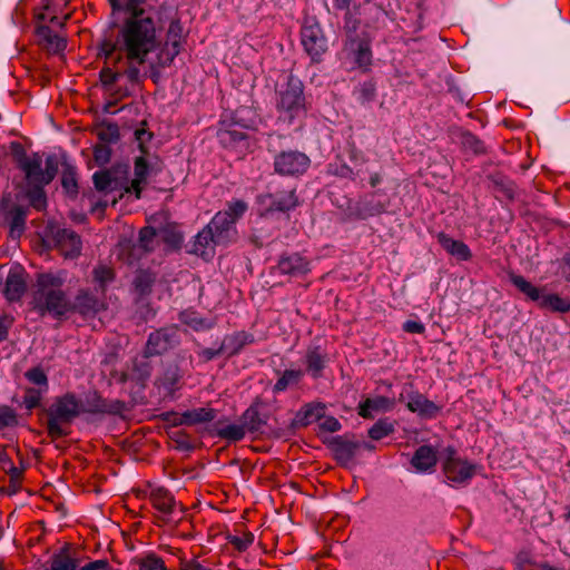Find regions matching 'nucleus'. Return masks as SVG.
I'll return each instance as SVG.
<instances>
[{"mask_svg": "<svg viewBox=\"0 0 570 570\" xmlns=\"http://www.w3.org/2000/svg\"><path fill=\"white\" fill-rule=\"evenodd\" d=\"M277 268L282 274L298 276L309 271V263L303 256L293 254L282 257Z\"/></svg>", "mask_w": 570, "mask_h": 570, "instance_id": "17", "label": "nucleus"}, {"mask_svg": "<svg viewBox=\"0 0 570 570\" xmlns=\"http://www.w3.org/2000/svg\"><path fill=\"white\" fill-rule=\"evenodd\" d=\"M462 142L464 146L470 147L474 153L480 151V142L473 135L464 134Z\"/></svg>", "mask_w": 570, "mask_h": 570, "instance_id": "51", "label": "nucleus"}, {"mask_svg": "<svg viewBox=\"0 0 570 570\" xmlns=\"http://www.w3.org/2000/svg\"><path fill=\"white\" fill-rule=\"evenodd\" d=\"M311 165L307 155L297 150L278 154L274 159L275 171L283 176H298L304 174Z\"/></svg>", "mask_w": 570, "mask_h": 570, "instance_id": "10", "label": "nucleus"}, {"mask_svg": "<svg viewBox=\"0 0 570 570\" xmlns=\"http://www.w3.org/2000/svg\"><path fill=\"white\" fill-rule=\"evenodd\" d=\"M228 214H216L212 222L199 232L193 245L196 255L209 259L215 254L217 245H227L236 237V230L228 226Z\"/></svg>", "mask_w": 570, "mask_h": 570, "instance_id": "4", "label": "nucleus"}, {"mask_svg": "<svg viewBox=\"0 0 570 570\" xmlns=\"http://www.w3.org/2000/svg\"><path fill=\"white\" fill-rule=\"evenodd\" d=\"M105 566H106L105 561L97 560V561L89 562V563L80 567V570H97V569H99L101 567H105Z\"/></svg>", "mask_w": 570, "mask_h": 570, "instance_id": "55", "label": "nucleus"}, {"mask_svg": "<svg viewBox=\"0 0 570 570\" xmlns=\"http://www.w3.org/2000/svg\"><path fill=\"white\" fill-rule=\"evenodd\" d=\"M438 459H440V456H438L432 446L422 445L413 454L411 464L416 472L429 473L434 470Z\"/></svg>", "mask_w": 570, "mask_h": 570, "instance_id": "15", "label": "nucleus"}, {"mask_svg": "<svg viewBox=\"0 0 570 570\" xmlns=\"http://www.w3.org/2000/svg\"><path fill=\"white\" fill-rule=\"evenodd\" d=\"M139 570H166L164 561L155 556L148 554L138 561Z\"/></svg>", "mask_w": 570, "mask_h": 570, "instance_id": "40", "label": "nucleus"}, {"mask_svg": "<svg viewBox=\"0 0 570 570\" xmlns=\"http://www.w3.org/2000/svg\"><path fill=\"white\" fill-rule=\"evenodd\" d=\"M242 423L249 432H256L261 430V426L263 425L264 421L259 416V413L257 409L249 407L247 409L243 416H242Z\"/></svg>", "mask_w": 570, "mask_h": 570, "instance_id": "35", "label": "nucleus"}, {"mask_svg": "<svg viewBox=\"0 0 570 570\" xmlns=\"http://www.w3.org/2000/svg\"><path fill=\"white\" fill-rule=\"evenodd\" d=\"M148 175V165L142 157H139L135 161V177L131 180L130 186L127 188V193H134L136 198L140 197L142 185L146 183Z\"/></svg>", "mask_w": 570, "mask_h": 570, "instance_id": "27", "label": "nucleus"}, {"mask_svg": "<svg viewBox=\"0 0 570 570\" xmlns=\"http://www.w3.org/2000/svg\"><path fill=\"white\" fill-rule=\"evenodd\" d=\"M69 0H48L45 9L46 12L40 14L41 19L50 18V21L55 24H61L57 16H50L51 11H56V9L67 6Z\"/></svg>", "mask_w": 570, "mask_h": 570, "instance_id": "43", "label": "nucleus"}, {"mask_svg": "<svg viewBox=\"0 0 570 570\" xmlns=\"http://www.w3.org/2000/svg\"><path fill=\"white\" fill-rule=\"evenodd\" d=\"M440 460L443 473L452 485H463L476 473L478 466L460 458L452 448L444 449L440 453Z\"/></svg>", "mask_w": 570, "mask_h": 570, "instance_id": "7", "label": "nucleus"}, {"mask_svg": "<svg viewBox=\"0 0 570 570\" xmlns=\"http://www.w3.org/2000/svg\"><path fill=\"white\" fill-rule=\"evenodd\" d=\"M439 242L449 254L455 256L458 259L466 261L471 256L470 250L464 243L455 240L445 234L439 235Z\"/></svg>", "mask_w": 570, "mask_h": 570, "instance_id": "25", "label": "nucleus"}, {"mask_svg": "<svg viewBox=\"0 0 570 570\" xmlns=\"http://www.w3.org/2000/svg\"><path fill=\"white\" fill-rule=\"evenodd\" d=\"M82 412L81 402L72 394L57 399L49 409L48 431L52 436L66 433L63 425L71 422Z\"/></svg>", "mask_w": 570, "mask_h": 570, "instance_id": "6", "label": "nucleus"}, {"mask_svg": "<svg viewBox=\"0 0 570 570\" xmlns=\"http://www.w3.org/2000/svg\"><path fill=\"white\" fill-rule=\"evenodd\" d=\"M94 276L100 285H105L112 278V271L109 267L99 266L95 268Z\"/></svg>", "mask_w": 570, "mask_h": 570, "instance_id": "48", "label": "nucleus"}, {"mask_svg": "<svg viewBox=\"0 0 570 570\" xmlns=\"http://www.w3.org/2000/svg\"><path fill=\"white\" fill-rule=\"evenodd\" d=\"M12 464H13V462L11 461L8 452L4 450H1L0 451V468L3 471H7L9 469V466Z\"/></svg>", "mask_w": 570, "mask_h": 570, "instance_id": "53", "label": "nucleus"}, {"mask_svg": "<svg viewBox=\"0 0 570 570\" xmlns=\"http://www.w3.org/2000/svg\"><path fill=\"white\" fill-rule=\"evenodd\" d=\"M265 200L269 202V210L285 212L296 206V197L294 193L282 194L276 197L266 196Z\"/></svg>", "mask_w": 570, "mask_h": 570, "instance_id": "32", "label": "nucleus"}, {"mask_svg": "<svg viewBox=\"0 0 570 570\" xmlns=\"http://www.w3.org/2000/svg\"><path fill=\"white\" fill-rule=\"evenodd\" d=\"M400 401L406 402V407L424 417H432L438 413V406L417 392L410 393L406 397L404 393L400 395Z\"/></svg>", "mask_w": 570, "mask_h": 570, "instance_id": "14", "label": "nucleus"}, {"mask_svg": "<svg viewBox=\"0 0 570 570\" xmlns=\"http://www.w3.org/2000/svg\"><path fill=\"white\" fill-rule=\"evenodd\" d=\"M79 564L71 557L69 548L65 547L50 559V566L47 570H77Z\"/></svg>", "mask_w": 570, "mask_h": 570, "instance_id": "26", "label": "nucleus"}, {"mask_svg": "<svg viewBox=\"0 0 570 570\" xmlns=\"http://www.w3.org/2000/svg\"><path fill=\"white\" fill-rule=\"evenodd\" d=\"M47 392V390L32 387L26 391L23 397V404L28 410L37 407L40 404L42 395Z\"/></svg>", "mask_w": 570, "mask_h": 570, "instance_id": "41", "label": "nucleus"}, {"mask_svg": "<svg viewBox=\"0 0 570 570\" xmlns=\"http://www.w3.org/2000/svg\"><path fill=\"white\" fill-rule=\"evenodd\" d=\"M351 0H335V7L338 9H347Z\"/></svg>", "mask_w": 570, "mask_h": 570, "instance_id": "58", "label": "nucleus"}, {"mask_svg": "<svg viewBox=\"0 0 570 570\" xmlns=\"http://www.w3.org/2000/svg\"><path fill=\"white\" fill-rule=\"evenodd\" d=\"M1 209L10 219L11 237L19 238L24 229L26 210L12 200L10 194L2 197Z\"/></svg>", "mask_w": 570, "mask_h": 570, "instance_id": "13", "label": "nucleus"}, {"mask_svg": "<svg viewBox=\"0 0 570 570\" xmlns=\"http://www.w3.org/2000/svg\"><path fill=\"white\" fill-rule=\"evenodd\" d=\"M382 178L379 174H373L370 178V184L372 187L377 186L381 183Z\"/></svg>", "mask_w": 570, "mask_h": 570, "instance_id": "57", "label": "nucleus"}, {"mask_svg": "<svg viewBox=\"0 0 570 570\" xmlns=\"http://www.w3.org/2000/svg\"><path fill=\"white\" fill-rule=\"evenodd\" d=\"M181 242V236L179 234H173L170 238V244L173 246H178Z\"/></svg>", "mask_w": 570, "mask_h": 570, "instance_id": "59", "label": "nucleus"}, {"mask_svg": "<svg viewBox=\"0 0 570 570\" xmlns=\"http://www.w3.org/2000/svg\"><path fill=\"white\" fill-rule=\"evenodd\" d=\"M253 540H254L253 534H247V535H245L243 539H239V538H238V539H236V540L234 541V543L237 546V548H238L239 550H244V549H246L249 544H252Z\"/></svg>", "mask_w": 570, "mask_h": 570, "instance_id": "54", "label": "nucleus"}, {"mask_svg": "<svg viewBox=\"0 0 570 570\" xmlns=\"http://www.w3.org/2000/svg\"><path fill=\"white\" fill-rule=\"evenodd\" d=\"M62 187L67 193L73 194L77 189L76 174L72 168H67L62 173Z\"/></svg>", "mask_w": 570, "mask_h": 570, "instance_id": "46", "label": "nucleus"}, {"mask_svg": "<svg viewBox=\"0 0 570 570\" xmlns=\"http://www.w3.org/2000/svg\"><path fill=\"white\" fill-rule=\"evenodd\" d=\"M562 273L564 277L570 282V259L564 262Z\"/></svg>", "mask_w": 570, "mask_h": 570, "instance_id": "56", "label": "nucleus"}, {"mask_svg": "<svg viewBox=\"0 0 570 570\" xmlns=\"http://www.w3.org/2000/svg\"><path fill=\"white\" fill-rule=\"evenodd\" d=\"M170 335L167 331H157L149 335L147 351L149 354H160L170 346Z\"/></svg>", "mask_w": 570, "mask_h": 570, "instance_id": "28", "label": "nucleus"}, {"mask_svg": "<svg viewBox=\"0 0 570 570\" xmlns=\"http://www.w3.org/2000/svg\"><path fill=\"white\" fill-rule=\"evenodd\" d=\"M277 108L281 118L291 122L305 110V98L302 81L293 76L287 77L285 85L278 90Z\"/></svg>", "mask_w": 570, "mask_h": 570, "instance_id": "5", "label": "nucleus"}, {"mask_svg": "<svg viewBox=\"0 0 570 570\" xmlns=\"http://www.w3.org/2000/svg\"><path fill=\"white\" fill-rule=\"evenodd\" d=\"M4 472L10 475L11 482H18L22 474V470L17 468L14 464L10 465L9 469Z\"/></svg>", "mask_w": 570, "mask_h": 570, "instance_id": "52", "label": "nucleus"}, {"mask_svg": "<svg viewBox=\"0 0 570 570\" xmlns=\"http://www.w3.org/2000/svg\"><path fill=\"white\" fill-rule=\"evenodd\" d=\"M7 327L2 321H0V342L7 337Z\"/></svg>", "mask_w": 570, "mask_h": 570, "instance_id": "60", "label": "nucleus"}, {"mask_svg": "<svg viewBox=\"0 0 570 570\" xmlns=\"http://www.w3.org/2000/svg\"><path fill=\"white\" fill-rule=\"evenodd\" d=\"M26 289L23 272L20 267L12 268L6 281L4 294L9 301L19 299Z\"/></svg>", "mask_w": 570, "mask_h": 570, "instance_id": "18", "label": "nucleus"}, {"mask_svg": "<svg viewBox=\"0 0 570 570\" xmlns=\"http://www.w3.org/2000/svg\"><path fill=\"white\" fill-rule=\"evenodd\" d=\"M17 424V414L9 406H0V429L11 428Z\"/></svg>", "mask_w": 570, "mask_h": 570, "instance_id": "44", "label": "nucleus"}, {"mask_svg": "<svg viewBox=\"0 0 570 570\" xmlns=\"http://www.w3.org/2000/svg\"><path fill=\"white\" fill-rule=\"evenodd\" d=\"M510 282L529 299L537 303L538 298H540V294L543 288H539L534 286L532 283L527 281L523 276L517 274H510Z\"/></svg>", "mask_w": 570, "mask_h": 570, "instance_id": "29", "label": "nucleus"}, {"mask_svg": "<svg viewBox=\"0 0 570 570\" xmlns=\"http://www.w3.org/2000/svg\"><path fill=\"white\" fill-rule=\"evenodd\" d=\"M393 431V423L387 420H380L368 430V435L373 440H381L391 434Z\"/></svg>", "mask_w": 570, "mask_h": 570, "instance_id": "37", "label": "nucleus"}, {"mask_svg": "<svg viewBox=\"0 0 570 570\" xmlns=\"http://www.w3.org/2000/svg\"><path fill=\"white\" fill-rule=\"evenodd\" d=\"M325 414V406L322 403H309L303 406L295 416V422L299 425H309L320 420Z\"/></svg>", "mask_w": 570, "mask_h": 570, "instance_id": "23", "label": "nucleus"}, {"mask_svg": "<svg viewBox=\"0 0 570 570\" xmlns=\"http://www.w3.org/2000/svg\"><path fill=\"white\" fill-rule=\"evenodd\" d=\"M219 137H220V140L224 144H232V142H238V141H242L246 138V135L234 128V129H228V130H222L219 132Z\"/></svg>", "mask_w": 570, "mask_h": 570, "instance_id": "45", "label": "nucleus"}, {"mask_svg": "<svg viewBox=\"0 0 570 570\" xmlns=\"http://www.w3.org/2000/svg\"><path fill=\"white\" fill-rule=\"evenodd\" d=\"M364 91H365V95L370 98V97L373 96L374 88L371 85H368V86L365 85L364 86Z\"/></svg>", "mask_w": 570, "mask_h": 570, "instance_id": "61", "label": "nucleus"}, {"mask_svg": "<svg viewBox=\"0 0 570 570\" xmlns=\"http://www.w3.org/2000/svg\"><path fill=\"white\" fill-rule=\"evenodd\" d=\"M215 417L213 410L199 407L186 411L175 416L174 423L178 425H194L198 423L209 422Z\"/></svg>", "mask_w": 570, "mask_h": 570, "instance_id": "21", "label": "nucleus"}, {"mask_svg": "<svg viewBox=\"0 0 570 570\" xmlns=\"http://www.w3.org/2000/svg\"><path fill=\"white\" fill-rule=\"evenodd\" d=\"M404 331L409 333L421 334L424 332V325L420 322L407 321L403 325Z\"/></svg>", "mask_w": 570, "mask_h": 570, "instance_id": "50", "label": "nucleus"}, {"mask_svg": "<svg viewBox=\"0 0 570 570\" xmlns=\"http://www.w3.org/2000/svg\"><path fill=\"white\" fill-rule=\"evenodd\" d=\"M510 282L529 299L537 303L538 298H540V294L543 288H539L534 286L532 283L527 281L523 276L517 274H510Z\"/></svg>", "mask_w": 570, "mask_h": 570, "instance_id": "30", "label": "nucleus"}, {"mask_svg": "<svg viewBox=\"0 0 570 570\" xmlns=\"http://www.w3.org/2000/svg\"><path fill=\"white\" fill-rule=\"evenodd\" d=\"M246 432L247 430L242 422L227 424L219 429V435L229 441L242 440L245 436Z\"/></svg>", "mask_w": 570, "mask_h": 570, "instance_id": "36", "label": "nucleus"}, {"mask_svg": "<svg viewBox=\"0 0 570 570\" xmlns=\"http://www.w3.org/2000/svg\"><path fill=\"white\" fill-rule=\"evenodd\" d=\"M20 169L26 175L28 187L24 197L29 199L30 204L38 210L46 207V196L42 190L43 186L48 185L56 176L57 164L53 158L49 157L46 160V166L42 168V158L38 154L30 156L20 155L18 157Z\"/></svg>", "mask_w": 570, "mask_h": 570, "instance_id": "3", "label": "nucleus"}, {"mask_svg": "<svg viewBox=\"0 0 570 570\" xmlns=\"http://www.w3.org/2000/svg\"><path fill=\"white\" fill-rule=\"evenodd\" d=\"M318 426L321 430H323L325 432H331V433L337 432L341 430V423L334 416L323 415V417L318 422Z\"/></svg>", "mask_w": 570, "mask_h": 570, "instance_id": "47", "label": "nucleus"}, {"mask_svg": "<svg viewBox=\"0 0 570 570\" xmlns=\"http://www.w3.org/2000/svg\"><path fill=\"white\" fill-rule=\"evenodd\" d=\"M326 354L320 347H311L306 353L308 371L317 376L326 364Z\"/></svg>", "mask_w": 570, "mask_h": 570, "instance_id": "31", "label": "nucleus"}, {"mask_svg": "<svg viewBox=\"0 0 570 570\" xmlns=\"http://www.w3.org/2000/svg\"><path fill=\"white\" fill-rule=\"evenodd\" d=\"M65 281V272H50L38 276L33 306L41 315L60 317L72 311V304L61 289Z\"/></svg>", "mask_w": 570, "mask_h": 570, "instance_id": "2", "label": "nucleus"}, {"mask_svg": "<svg viewBox=\"0 0 570 570\" xmlns=\"http://www.w3.org/2000/svg\"><path fill=\"white\" fill-rule=\"evenodd\" d=\"M537 303L541 308L552 312L566 313L570 311V301L568 298L561 297L558 294L548 293L544 288L542 289Z\"/></svg>", "mask_w": 570, "mask_h": 570, "instance_id": "22", "label": "nucleus"}, {"mask_svg": "<svg viewBox=\"0 0 570 570\" xmlns=\"http://www.w3.org/2000/svg\"><path fill=\"white\" fill-rule=\"evenodd\" d=\"M48 237L66 258H75L81 252V239L73 230L52 227Z\"/></svg>", "mask_w": 570, "mask_h": 570, "instance_id": "11", "label": "nucleus"}, {"mask_svg": "<svg viewBox=\"0 0 570 570\" xmlns=\"http://www.w3.org/2000/svg\"><path fill=\"white\" fill-rule=\"evenodd\" d=\"M343 62L348 69L367 71L372 63V51L368 40L350 39L342 52Z\"/></svg>", "mask_w": 570, "mask_h": 570, "instance_id": "8", "label": "nucleus"}, {"mask_svg": "<svg viewBox=\"0 0 570 570\" xmlns=\"http://www.w3.org/2000/svg\"><path fill=\"white\" fill-rule=\"evenodd\" d=\"M394 405V401L385 396L367 397L358 405V414L364 419L373 417L375 413L387 412Z\"/></svg>", "mask_w": 570, "mask_h": 570, "instance_id": "16", "label": "nucleus"}, {"mask_svg": "<svg viewBox=\"0 0 570 570\" xmlns=\"http://www.w3.org/2000/svg\"><path fill=\"white\" fill-rule=\"evenodd\" d=\"M188 569L189 570H208L206 569L205 567L200 566V564H191V566H188Z\"/></svg>", "mask_w": 570, "mask_h": 570, "instance_id": "62", "label": "nucleus"}, {"mask_svg": "<svg viewBox=\"0 0 570 570\" xmlns=\"http://www.w3.org/2000/svg\"><path fill=\"white\" fill-rule=\"evenodd\" d=\"M301 40L312 60H317L327 50V41L323 31L313 19L305 20L301 32Z\"/></svg>", "mask_w": 570, "mask_h": 570, "instance_id": "9", "label": "nucleus"}, {"mask_svg": "<svg viewBox=\"0 0 570 570\" xmlns=\"http://www.w3.org/2000/svg\"><path fill=\"white\" fill-rule=\"evenodd\" d=\"M38 38L40 43L50 52L59 53L65 50L67 42L66 39L47 27L41 26L38 28Z\"/></svg>", "mask_w": 570, "mask_h": 570, "instance_id": "20", "label": "nucleus"}, {"mask_svg": "<svg viewBox=\"0 0 570 570\" xmlns=\"http://www.w3.org/2000/svg\"><path fill=\"white\" fill-rule=\"evenodd\" d=\"M102 308V303L98 301L96 297L89 295L88 293H81L77 296L75 304L72 305V309L80 313L82 316H94Z\"/></svg>", "mask_w": 570, "mask_h": 570, "instance_id": "24", "label": "nucleus"}, {"mask_svg": "<svg viewBox=\"0 0 570 570\" xmlns=\"http://www.w3.org/2000/svg\"><path fill=\"white\" fill-rule=\"evenodd\" d=\"M541 570H556L554 568L550 567V566H542Z\"/></svg>", "mask_w": 570, "mask_h": 570, "instance_id": "63", "label": "nucleus"}, {"mask_svg": "<svg viewBox=\"0 0 570 570\" xmlns=\"http://www.w3.org/2000/svg\"><path fill=\"white\" fill-rule=\"evenodd\" d=\"M183 570H189V569H188V567H187V568H185V569H183Z\"/></svg>", "mask_w": 570, "mask_h": 570, "instance_id": "64", "label": "nucleus"}, {"mask_svg": "<svg viewBox=\"0 0 570 570\" xmlns=\"http://www.w3.org/2000/svg\"><path fill=\"white\" fill-rule=\"evenodd\" d=\"M158 235L157 230L154 227H145L140 230L139 234V246L145 250H150L153 248L154 238Z\"/></svg>", "mask_w": 570, "mask_h": 570, "instance_id": "42", "label": "nucleus"}, {"mask_svg": "<svg viewBox=\"0 0 570 570\" xmlns=\"http://www.w3.org/2000/svg\"><path fill=\"white\" fill-rule=\"evenodd\" d=\"M183 40V27L179 21H171L167 32V39L164 49L157 55V60H154L156 67H165L169 65L174 58L179 53Z\"/></svg>", "mask_w": 570, "mask_h": 570, "instance_id": "12", "label": "nucleus"}, {"mask_svg": "<svg viewBox=\"0 0 570 570\" xmlns=\"http://www.w3.org/2000/svg\"><path fill=\"white\" fill-rule=\"evenodd\" d=\"M302 376L303 372L301 370H286L275 383L274 391L281 392L286 390L289 385L296 384Z\"/></svg>", "mask_w": 570, "mask_h": 570, "instance_id": "34", "label": "nucleus"}, {"mask_svg": "<svg viewBox=\"0 0 570 570\" xmlns=\"http://www.w3.org/2000/svg\"><path fill=\"white\" fill-rule=\"evenodd\" d=\"M109 3L114 11H121L126 17L114 45L106 50V62L116 69H104L102 80L112 83L125 76L138 81L155 69L153 56L160 47L155 10L148 0H109Z\"/></svg>", "mask_w": 570, "mask_h": 570, "instance_id": "1", "label": "nucleus"}, {"mask_svg": "<svg viewBox=\"0 0 570 570\" xmlns=\"http://www.w3.org/2000/svg\"><path fill=\"white\" fill-rule=\"evenodd\" d=\"M150 500L154 507L164 515L169 517L176 507L173 495L161 487H154L150 489Z\"/></svg>", "mask_w": 570, "mask_h": 570, "instance_id": "19", "label": "nucleus"}, {"mask_svg": "<svg viewBox=\"0 0 570 570\" xmlns=\"http://www.w3.org/2000/svg\"><path fill=\"white\" fill-rule=\"evenodd\" d=\"M26 377L30 383L37 385L38 389L48 391V379L42 368H30L29 371L26 372Z\"/></svg>", "mask_w": 570, "mask_h": 570, "instance_id": "39", "label": "nucleus"}, {"mask_svg": "<svg viewBox=\"0 0 570 570\" xmlns=\"http://www.w3.org/2000/svg\"><path fill=\"white\" fill-rule=\"evenodd\" d=\"M247 209V205L242 200H235L229 204L228 209L224 212H218L217 214H228V226L230 229L234 228V224L237 218H239Z\"/></svg>", "mask_w": 570, "mask_h": 570, "instance_id": "38", "label": "nucleus"}, {"mask_svg": "<svg viewBox=\"0 0 570 570\" xmlns=\"http://www.w3.org/2000/svg\"><path fill=\"white\" fill-rule=\"evenodd\" d=\"M94 183L97 189L106 190L109 188V185L111 183L110 176L108 173H95Z\"/></svg>", "mask_w": 570, "mask_h": 570, "instance_id": "49", "label": "nucleus"}, {"mask_svg": "<svg viewBox=\"0 0 570 570\" xmlns=\"http://www.w3.org/2000/svg\"><path fill=\"white\" fill-rule=\"evenodd\" d=\"M180 321L196 331L206 330L212 326V321L202 318L195 311L181 312Z\"/></svg>", "mask_w": 570, "mask_h": 570, "instance_id": "33", "label": "nucleus"}]
</instances>
